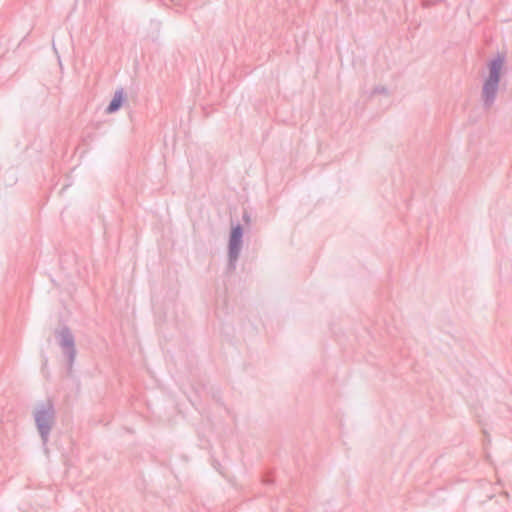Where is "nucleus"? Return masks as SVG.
I'll return each instance as SVG.
<instances>
[{
	"label": "nucleus",
	"instance_id": "20e7f679",
	"mask_svg": "<svg viewBox=\"0 0 512 512\" xmlns=\"http://www.w3.org/2000/svg\"><path fill=\"white\" fill-rule=\"evenodd\" d=\"M243 233L244 231L241 224L238 223L235 226H232L228 243V267L231 270L235 269L236 262L242 249Z\"/></svg>",
	"mask_w": 512,
	"mask_h": 512
},
{
	"label": "nucleus",
	"instance_id": "f03ea898",
	"mask_svg": "<svg viewBox=\"0 0 512 512\" xmlns=\"http://www.w3.org/2000/svg\"><path fill=\"white\" fill-rule=\"evenodd\" d=\"M34 420L42 443L46 445L56 421V411L51 399L42 401L37 405L34 411Z\"/></svg>",
	"mask_w": 512,
	"mask_h": 512
},
{
	"label": "nucleus",
	"instance_id": "f257e3e1",
	"mask_svg": "<svg viewBox=\"0 0 512 512\" xmlns=\"http://www.w3.org/2000/svg\"><path fill=\"white\" fill-rule=\"evenodd\" d=\"M504 62L505 55L498 53L497 56L488 63L489 75L485 79L482 87V102L485 109H490L496 100Z\"/></svg>",
	"mask_w": 512,
	"mask_h": 512
},
{
	"label": "nucleus",
	"instance_id": "0eeeda50",
	"mask_svg": "<svg viewBox=\"0 0 512 512\" xmlns=\"http://www.w3.org/2000/svg\"><path fill=\"white\" fill-rule=\"evenodd\" d=\"M249 219H250L249 215H248L247 213H244V215H243V220H244V221H246V222H248V221H249Z\"/></svg>",
	"mask_w": 512,
	"mask_h": 512
},
{
	"label": "nucleus",
	"instance_id": "423d86ee",
	"mask_svg": "<svg viewBox=\"0 0 512 512\" xmlns=\"http://www.w3.org/2000/svg\"><path fill=\"white\" fill-rule=\"evenodd\" d=\"M373 92L379 94H387V89L384 86H378L374 88Z\"/></svg>",
	"mask_w": 512,
	"mask_h": 512
},
{
	"label": "nucleus",
	"instance_id": "7ed1b4c3",
	"mask_svg": "<svg viewBox=\"0 0 512 512\" xmlns=\"http://www.w3.org/2000/svg\"><path fill=\"white\" fill-rule=\"evenodd\" d=\"M54 334L63 355L66 357L67 372L68 374H71L77 355L75 337L71 329L66 325L62 326L60 329L55 330Z\"/></svg>",
	"mask_w": 512,
	"mask_h": 512
},
{
	"label": "nucleus",
	"instance_id": "39448f33",
	"mask_svg": "<svg viewBox=\"0 0 512 512\" xmlns=\"http://www.w3.org/2000/svg\"><path fill=\"white\" fill-rule=\"evenodd\" d=\"M124 100L125 94L124 90L121 88L115 92L112 100L106 108V112L109 114L117 112L123 105Z\"/></svg>",
	"mask_w": 512,
	"mask_h": 512
}]
</instances>
